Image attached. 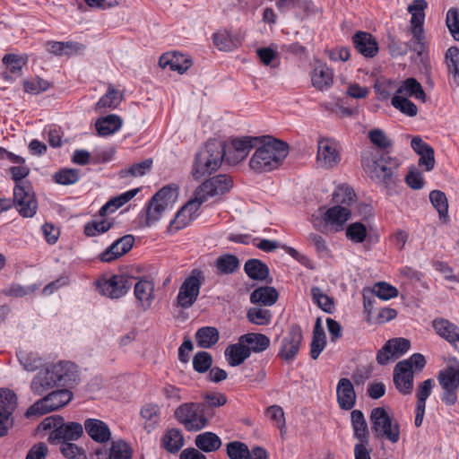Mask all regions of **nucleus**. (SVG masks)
Segmentation results:
<instances>
[{"instance_id":"36","label":"nucleus","mask_w":459,"mask_h":459,"mask_svg":"<svg viewBox=\"0 0 459 459\" xmlns=\"http://www.w3.org/2000/svg\"><path fill=\"white\" fill-rule=\"evenodd\" d=\"M351 217L350 209L341 206L335 205L332 208H329L324 214L323 219L326 223L331 225H336V230L342 229L344 223Z\"/></svg>"},{"instance_id":"60","label":"nucleus","mask_w":459,"mask_h":459,"mask_svg":"<svg viewBox=\"0 0 459 459\" xmlns=\"http://www.w3.org/2000/svg\"><path fill=\"white\" fill-rule=\"evenodd\" d=\"M152 166V160L146 159L141 162L133 164L127 169H122L120 171L121 178H125L126 176L132 177H142L145 175L148 171L151 170Z\"/></svg>"},{"instance_id":"17","label":"nucleus","mask_w":459,"mask_h":459,"mask_svg":"<svg viewBox=\"0 0 459 459\" xmlns=\"http://www.w3.org/2000/svg\"><path fill=\"white\" fill-rule=\"evenodd\" d=\"M17 405L16 394L9 389L0 390V437L7 433L8 427L12 425L11 415Z\"/></svg>"},{"instance_id":"1","label":"nucleus","mask_w":459,"mask_h":459,"mask_svg":"<svg viewBox=\"0 0 459 459\" xmlns=\"http://www.w3.org/2000/svg\"><path fill=\"white\" fill-rule=\"evenodd\" d=\"M361 165L376 184L382 186L388 195L397 194L396 186L400 183L398 176L399 160L392 157L389 152H367L361 155Z\"/></svg>"},{"instance_id":"32","label":"nucleus","mask_w":459,"mask_h":459,"mask_svg":"<svg viewBox=\"0 0 459 459\" xmlns=\"http://www.w3.org/2000/svg\"><path fill=\"white\" fill-rule=\"evenodd\" d=\"M351 421L353 429V437L359 443H368L369 431L363 412L359 410H353L351 413Z\"/></svg>"},{"instance_id":"47","label":"nucleus","mask_w":459,"mask_h":459,"mask_svg":"<svg viewBox=\"0 0 459 459\" xmlns=\"http://www.w3.org/2000/svg\"><path fill=\"white\" fill-rule=\"evenodd\" d=\"M16 355L20 364L26 371H35L42 365V359L36 352L19 350Z\"/></svg>"},{"instance_id":"12","label":"nucleus","mask_w":459,"mask_h":459,"mask_svg":"<svg viewBox=\"0 0 459 459\" xmlns=\"http://www.w3.org/2000/svg\"><path fill=\"white\" fill-rule=\"evenodd\" d=\"M13 204L24 218L33 217L38 210V201L31 183H22L13 187Z\"/></svg>"},{"instance_id":"23","label":"nucleus","mask_w":459,"mask_h":459,"mask_svg":"<svg viewBox=\"0 0 459 459\" xmlns=\"http://www.w3.org/2000/svg\"><path fill=\"white\" fill-rule=\"evenodd\" d=\"M336 397L339 407L344 411L351 410L357 401L354 386L349 378L342 377L336 386Z\"/></svg>"},{"instance_id":"15","label":"nucleus","mask_w":459,"mask_h":459,"mask_svg":"<svg viewBox=\"0 0 459 459\" xmlns=\"http://www.w3.org/2000/svg\"><path fill=\"white\" fill-rule=\"evenodd\" d=\"M131 286L132 278L125 275H113L97 284L100 292L110 299L121 298L127 293Z\"/></svg>"},{"instance_id":"24","label":"nucleus","mask_w":459,"mask_h":459,"mask_svg":"<svg viewBox=\"0 0 459 459\" xmlns=\"http://www.w3.org/2000/svg\"><path fill=\"white\" fill-rule=\"evenodd\" d=\"M83 429L96 443L106 444L111 439V431L108 425L99 419H86Z\"/></svg>"},{"instance_id":"31","label":"nucleus","mask_w":459,"mask_h":459,"mask_svg":"<svg viewBox=\"0 0 459 459\" xmlns=\"http://www.w3.org/2000/svg\"><path fill=\"white\" fill-rule=\"evenodd\" d=\"M249 349L245 342L238 339V342L229 345L225 350V357L230 366L237 367L250 357Z\"/></svg>"},{"instance_id":"49","label":"nucleus","mask_w":459,"mask_h":459,"mask_svg":"<svg viewBox=\"0 0 459 459\" xmlns=\"http://www.w3.org/2000/svg\"><path fill=\"white\" fill-rule=\"evenodd\" d=\"M2 62L11 74L21 76L22 67L28 63V56L26 55L5 54Z\"/></svg>"},{"instance_id":"64","label":"nucleus","mask_w":459,"mask_h":459,"mask_svg":"<svg viewBox=\"0 0 459 459\" xmlns=\"http://www.w3.org/2000/svg\"><path fill=\"white\" fill-rule=\"evenodd\" d=\"M60 451L67 459H85L86 455L83 448L70 442H61Z\"/></svg>"},{"instance_id":"57","label":"nucleus","mask_w":459,"mask_h":459,"mask_svg":"<svg viewBox=\"0 0 459 459\" xmlns=\"http://www.w3.org/2000/svg\"><path fill=\"white\" fill-rule=\"evenodd\" d=\"M370 293L383 300H388L396 298L399 292L394 286L385 281H379L374 284Z\"/></svg>"},{"instance_id":"52","label":"nucleus","mask_w":459,"mask_h":459,"mask_svg":"<svg viewBox=\"0 0 459 459\" xmlns=\"http://www.w3.org/2000/svg\"><path fill=\"white\" fill-rule=\"evenodd\" d=\"M141 415L145 420L144 429L148 432L152 431L160 420L159 407L154 404H145L141 410Z\"/></svg>"},{"instance_id":"4","label":"nucleus","mask_w":459,"mask_h":459,"mask_svg":"<svg viewBox=\"0 0 459 459\" xmlns=\"http://www.w3.org/2000/svg\"><path fill=\"white\" fill-rule=\"evenodd\" d=\"M226 155L225 143L216 139L206 142L204 146L195 154L192 175L199 180L205 175L216 171L221 165Z\"/></svg>"},{"instance_id":"28","label":"nucleus","mask_w":459,"mask_h":459,"mask_svg":"<svg viewBox=\"0 0 459 459\" xmlns=\"http://www.w3.org/2000/svg\"><path fill=\"white\" fill-rule=\"evenodd\" d=\"M134 294L143 311L149 309L154 300V282L147 279H140L134 284Z\"/></svg>"},{"instance_id":"41","label":"nucleus","mask_w":459,"mask_h":459,"mask_svg":"<svg viewBox=\"0 0 459 459\" xmlns=\"http://www.w3.org/2000/svg\"><path fill=\"white\" fill-rule=\"evenodd\" d=\"M219 338V331L212 326L201 327L195 333L196 343L203 349L212 348L218 342Z\"/></svg>"},{"instance_id":"59","label":"nucleus","mask_w":459,"mask_h":459,"mask_svg":"<svg viewBox=\"0 0 459 459\" xmlns=\"http://www.w3.org/2000/svg\"><path fill=\"white\" fill-rule=\"evenodd\" d=\"M226 450L230 459H247L250 455V450L247 446L240 441L228 443Z\"/></svg>"},{"instance_id":"42","label":"nucleus","mask_w":459,"mask_h":459,"mask_svg":"<svg viewBox=\"0 0 459 459\" xmlns=\"http://www.w3.org/2000/svg\"><path fill=\"white\" fill-rule=\"evenodd\" d=\"M212 39L214 45L221 51L233 50L241 44L239 37L231 34L228 30L214 33Z\"/></svg>"},{"instance_id":"48","label":"nucleus","mask_w":459,"mask_h":459,"mask_svg":"<svg viewBox=\"0 0 459 459\" xmlns=\"http://www.w3.org/2000/svg\"><path fill=\"white\" fill-rule=\"evenodd\" d=\"M122 100V95L118 91L115 90L111 85L108 86V91L103 95L95 105V110L101 112L106 108H117Z\"/></svg>"},{"instance_id":"10","label":"nucleus","mask_w":459,"mask_h":459,"mask_svg":"<svg viewBox=\"0 0 459 459\" xmlns=\"http://www.w3.org/2000/svg\"><path fill=\"white\" fill-rule=\"evenodd\" d=\"M233 186L230 176L220 174L205 180L195 191L194 196L199 204H203L209 197L221 195L228 193Z\"/></svg>"},{"instance_id":"18","label":"nucleus","mask_w":459,"mask_h":459,"mask_svg":"<svg viewBox=\"0 0 459 459\" xmlns=\"http://www.w3.org/2000/svg\"><path fill=\"white\" fill-rule=\"evenodd\" d=\"M414 373L407 361H399L394 368L393 381L395 388L403 395L413 391Z\"/></svg>"},{"instance_id":"34","label":"nucleus","mask_w":459,"mask_h":459,"mask_svg":"<svg viewBox=\"0 0 459 459\" xmlns=\"http://www.w3.org/2000/svg\"><path fill=\"white\" fill-rule=\"evenodd\" d=\"M278 299V291L273 287L264 286L256 288L250 294V302L262 306H272Z\"/></svg>"},{"instance_id":"37","label":"nucleus","mask_w":459,"mask_h":459,"mask_svg":"<svg viewBox=\"0 0 459 459\" xmlns=\"http://www.w3.org/2000/svg\"><path fill=\"white\" fill-rule=\"evenodd\" d=\"M122 119L115 114L102 117L96 121L95 126L98 134L101 136L112 134L122 126Z\"/></svg>"},{"instance_id":"50","label":"nucleus","mask_w":459,"mask_h":459,"mask_svg":"<svg viewBox=\"0 0 459 459\" xmlns=\"http://www.w3.org/2000/svg\"><path fill=\"white\" fill-rule=\"evenodd\" d=\"M133 450L128 443L123 439L113 441L105 459H132Z\"/></svg>"},{"instance_id":"56","label":"nucleus","mask_w":459,"mask_h":459,"mask_svg":"<svg viewBox=\"0 0 459 459\" xmlns=\"http://www.w3.org/2000/svg\"><path fill=\"white\" fill-rule=\"evenodd\" d=\"M112 225L113 222L107 219H101L100 221L93 220L85 224L84 234L87 237H95L107 232L111 229Z\"/></svg>"},{"instance_id":"53","label":"nucleus","mask_w":459,"mask_h":459,"mask_svg":"<svg viewBox=\"0 0 459 459\" xmlns=\"http://www.w3.org/2000/svg\"><path fill=\"white\" fill-rule=\"evenodd\" d=\"M312 300L316 303L323 311L332 314L334 310L333 299L325 294L322 290L314 286L311 288Z\"/></svg>"},{"instance_id":"30","label":"nucleus","mask_w":459,"mask_h":459,"mask_svg":"<svg viewBox=\"0 0 459 459\" xmlns=\"http://www.w3.org/2000/svg\"><path fill=\"white\" fill-rule=\"evenodd\" d=\"M394 96L412 97L416 100L426 101V93L421 84L415 78H407L400 82Z\"/></svg>"},{"instance_id":"16","label":"nucleus","mask_w":459,"mask_h":459,"mask_svg":"<svg viewBox=\"0 0 459 459\" xmlns=\"http://www.w3.org/2000/svg\"><path fill=\"white\" fill-rule=\"evenodd\" d=\"M316 160L325 169H332L341 161L338 143L332 139L324 138L318 141Z\"/></svg>"},{"instance_id":"11","label":"nucleus","mask_w":459,"mask_h":459,"mask_svg":"<svg viewBox=\"0 0 459 459\" xmlns=\"http://www.w3.org/2000/svg\"><path fill=\"white\" fill-rule=\"evenodd\" d=\"M203 280L204 275L202 271L197 269L192 271L191 274L185 279L179 288L177 296L178 307L188 308L193 306L200 293Z\"/></svg>"},{"instance_id":"2","label":"nucleus","mask_w":459,"mask_h":459,"mask_svg":"<svg viewBox=\"0 0 459 459\" xmlns=\"http://www.w3.org/2000/svg\"><path fill=\"white\" fill-rule=\"evenodd\" d=\"M78 380L77 367L71 361H59L41 368L30 383V390L37 395L55 386H68Z\"/></svg>"},{"instance_id":"51","label":"nucleus","mask_w":459,"mask_h":459,"mask_svg":"<svg viewBox=\"0 0 459 459\" xmlns=\"http://www.w3.org/2000/svg\"><path fill=\"white\" fill-rule=\"evenodd\" d=\"M272 312L260 307H250L247 312V320L256 325H268L272 321Z\"/></svg>"},{"instance_id":"3","label":"nucleus","mask_w":459,"mask_h":459,"mask_svg":"<svg viewBox=\"0 0 459 459\" xmlns=\"http://www.w3.org/2000/svg\"><path fill=\"white\" fill-rule=\"evenodd\" d=\"M289 154V144L272 136L256 148L249 160L250 169L255 173H266L279 169Z\"/></svg>"},{"instance_id":"20","label":"nucleus","mask_w":459,"mask_h":459,"mask_svg":"<svg viewBox=\"0 0 459 459\" xmlns=\"http://www.w3.org/2000/svg\"><path fill=\"white\" fill-rule=\"evenodd\" d=\"M437 334L446 340L455 350H459V326L448 319L438 317L432 322Z\"/></svg>"},{"instance_id":"25","label":"nucleus","mask_w":459,"mask_h":459,"mask_svg":"<svg viewBox=\"0 0 459 459\" xmlns=\"http://www.w3.org/2000/svg\"><path fill=\"white\" fill-rule=\"evenodd\" d=\"M202 204L195 200V196L188 201L176 214L173 221H170L169 228L176 230L185 228L193 220L197 217V212Z\"/></svg>"},{"instance_id":"9","label":"nucleus","mask_w":459,"mask_h":459,"mask_svg":"<svg viewBox=\"0 0 459 459\" xmlns=\"http://www.w3.org/2000/svg\"><path fill=\"white\" fill-rule=\"evenodd\" d=\"M437 380L444 390L441 397L446 405H454L457 403V390L459 388V363L455 360L453 364L447 365L440 370Z\"/></svg>"},{"instance_id":"14","label":"nucleus","mask_w":459,"mask_h":459,"mask_svg":"<svg viewBox=\"0 0 459 459\" xmlns=\"http://www.w3.org/2000/svg\"><path fill=\"white\" fill-rule=\"evenodd\" d=\"M411 347L408 339L399 337L388 340L377 353V361L386 365L390 360H395L405 354Z\"/></svg>"},{"instance_id":"7","label":"nucleus","mask_w":459,"mask_h":459,"mask_svg":"<svg viewBox=\"0 0 459 459\" xmlns=\"http://www.w3.org/2000/svg\"><path fill=\"white\" fill-rule=\"evenodd\" d=\"M370 421L376 437L385 438L394 444L399 441L400 426L383 407H377L371 411Z\"/></svg>"},{"instance_id":"6","label":"nucleus","mask_w":459,"mask_h":459,"mask_svg":"<svg viewBox=\"0 0 459 459\" xmlns=\"http://www.w3.org/2000/svg\"><path fill=\"white\" fill-rule=\"evenodd\" d=\"M205 403H186L178 406L175 412V418L188 431H199L208 424L205 416Z\"/></svg>"},{"instance_id":"29","label":"nucleus","mask_w":459,"mask_h":459,"mask_svg":"<svg viewBox=\"0 0 459 459\" xmlns=\"http://www.w3.org/2000/svg\"><path fill=\"white\" fill-rule=\"evenodd\" d=\"M311 81L313 86L320 91L328 89L333 82V72L326 64L317 61L311 74Z\"/></svg>"},{"instance_id":"33","label":"nucleus","mask_w":459,"mask_h":459,"mask_svg":"<svg viewBox=\"0 0 459 459\" xmlns=\"http://www.w3.org/2000/svg\"><path fill=\"white\" fill-rule=\"evenodd\" d=\"M240 341L245 342L246 347L249 349L250 353L263 352L270 346V339L263 333H248L240 336Z\"/></svg>"},{"instance_id":"54","label":"nucleus","mask_w":459,"mask_h":459,"mask_svg":"<svg viewBox=\"0 0 459 459\" xmlns=\"http://www.w3.org/2000/svg\"><path fill=\"white\" fill-rule=\"evenodd\" d=\"M368 137L372 144L383 151L382 152H389L388 150L393 147V141L379 128L370 130L368 134Z\"/></svg>"},{"instance_id":"39","label":"nucleus","mask_w":459,"mask_h":459,"mask_svg":"<svg viewBox=\"0 0 459 459\" xmlns=\"http://www.w3.org/2000/svg\"><path fill=\"white\" fill-rule=\"evenodd\" d=\"M244 271L247 275L255 281H264L268 278L269 267L259 259H248L244 264Z\"/></svg>"},{"instance_id":"45","label":"nucleus","mask_w":459,"mask_h":459,"mask_svg":"<svg viewBox=\"0 0 459 459\" xmlns=\"http://www.w3.org/2000/svg\"><path fill=\"white\" fill-rule=\"evenodd\" d=\"M240 262L231 254H224L215 260V267L219 274H231L238 270Z\"/></svg>"},{"instance_id":"22","label":"nucleus","mask_w":459,"mask_h":459,"mask_svg":"<svg viewBox=\"0 0 459 459\" xmlns=\"http://www.w3.org/2000/svg\"><path fill=\"white\" fill-rule=\"evenodd\" d=\"M134 243V238L132 235H126L117 239L105 251L100 255L102 262L109 263L124 255L131 250Z\"/></svg>"},{"instance_id":"26","label":"nucleus","mask_w":459,"mask_h":459,"mask_svg":"<svg viewBox=\"0 0 459 459\" xmlns=\"http://www.w3.org/2000/svg\"><path fill=\"white\" fill-rule=\"evenodd\" d=\"M411 146L420 156L419 166L424 167L426 171L432 170L436 163L434 149L420 137H413Z\"/></svg>"},{"instance_id":"13","label":"nucleus","mask_w":459,"mask_h":459,"mask_svg":"<svg viewBox=\"0 0 459 459\" xmlns=\"http://www.w3.org/2000/svg\"><path fill=\"white\" fill-rule=\"evenodd\" d=\"M302 340L301 327L297 324L291 325L281 341L277 356L285 361H292L299 351Z\"/></svg>"},{"instance_id":"46","label":"nucleus","mask_w":459,"mask_h":459,"mask_svg":"<svg viewBox=\"0 0 459 459\" xmlns=\"http://www.w3.org/2000/svg\"><path fill=\"white\" fill-rule=\"evenodd\" d=\"M429 201L438 212L439 219L446 222L448 219V201L446 194L440 190H432L429 193Z\"/></svg>"},{"instance_id":"27","label":"nucleus","mask_w":459,"mask_h":459,"mask_svg":"<svg viewBox=\"0 0 459 459\" xmlns=\"http://www.w3.org/2000/svg\"><path fill=\"white\" fill-rule=\"evenodd\" d=\"M352 43L356 50L365 57H374L378 52V44L368 32H356L352 36Z\"/></svg>"},{"instance_id":"5","label":"nucleus","mask_w":459,"mask_h":459,"mask_svg":"<svg viewBox=\"0 0 459 459\" xmlns=\"http://www.w3.org/2000/svg\"><path fill=\"white\" fill-rule=\"evenodd\" d=\"M178 199L177 188L166 186L160 189L148 202L145 208L144 226L151 227L156 223L167 210L172 209Z\"/></svg>"},{"instance_id":"21","label":"nucleus","mask_w":459,"mask_h":459,"mask_svg":"<svg viewBox=\"0 0 459 459\" xmlns=\"http://www.w3.org/2000/svg\"><path fill=\"white\" fill-rule=\"evenodd\" d=\"M256 138L245 136L242 138H235L231 141L232 151H226V160L229 164H237L243 160L253 148V142Z\"/></svg>"},{"instance_id":"8","label":"nucleus","mask_w":459,"mask_h":459,"mask_svg":"<svg viewBox=\"0 0 459 459\" xmlns=\"http://www.w3.org/2000/svg\"><path fill=\"white\" fill-rule=\"evenodd\" d=\"M73 398V393L66 388L51 392L34 403L26 411L27 418L41 416L65 406Z\"/></svg>"},{"instance_id":"62","label":"nucleus","mask_w":459,"mask_h":459,"mask_svg":"<svg viewBox=\"0 0 459 459\" xmlns=\"http://www.w3.org/2000/svg\"><path fill=\"white\" fill-rule=\"evenodd\" d=\"M212 365V357L207 351H198L193 358V368L198 373L207 372Z\"/></svg>"},{"instance_id":"44","label":"nucleus","mask_w":459,"mask_h":459,"mask_svg":"<svg viewBox=\"0 0 459 459\" xmlns=\"http://www.w3.org/2000/svg\"><path fill=\"white\" fill-rule=\"evenodd\" d=\"M185 440L182 432L177 429L166 431L162 437V446L169 453H178L184 446Z\"/></svg>"},{"instance_id":"40","label":"nucleus","mask_w":459,"mask_h":459,"mask_svg":"<svg viewBox=\"0 0 459 459\" xmlns=\"http://www.w3.org/2000/svg\"><path fill=\"white\" fill-rule=\"evenodd\" d=\"M48 51L56 56H72L82 51L85 47L78 42L73 41H49Z\"/></svg>"},{"instance_id":"35","label":"nucleus","mask_w":459,"mask_h":459,"mask_svg":"<svg viewBox=\"0 0 459 459\" xmlns=\"http://www.w3.org/2000/svg\"><path fill=\"white\" fill-rule=\"evenodd\" d=\"M195 445L204 453H212L217 451L221 446V439L215 433L206 431L195 437Z\"/></svg>"},{"instance_id":"43","label":"nucleus","mask_w":459,"mask_h":459,"mask_svg":"<svg viewBox=\"0 0 459 459\" xmlns=\"http://www.w3.org/2000/svg\"><path fill=\"white\" fill-rule=\"evenodd\" d=\"M326 345L325 333L321 325L320 319H317L313 330L312 342L310 343V356L316 359Z\"/></svg>"},{"instance_id":"58","label":"nucleus","mask_w":459,"mask_h":459,"mask_svg":"<svg viewBox=\"0 0 459 459\" xmlns=\"http://www.w3.org/2000/svg\"><path fill=\"white\" fill-rule=\"evenodd\" d=\"M80 178V170L76 169H62L55 173L54 180L59 185H73Z\"/></svg>"},{"instance_id":"55","label":"nucleus","mask_w":459,"mask_h":459,"mask_svg":"<svg viewBox=\"0 0 459 459\" xmlns=\"http://www.w3.org/2000/svg\"><path fill=\"white\" fill-rule=\"evenodd\" d=\"M391 104L394 108L408 117H415L418 113L417 106L404 96H394Z\"/></svg>"},{"instance_id":"61","label":"nucleus","mask_w":459,"mask_h":459,"mask_svg":"<svg viewBox=\"0 0 459 459\" xmlns=\"http://www.w3.org/2000/svg\"><path fill=\"white\" fill-rule=\"evenodd\" d=\"M446 60L449 73L453 74L455 82L459 83V49L450 48L446 53Z\"/></svg>"},{"instance_id":"19","label":"nucleus","mask_w":459,"mask_h":459,"mask_svg":"<svg viewBox=\"0 0 459 459\" xmlns=\"http://www.w3.org/2000/svg\"><path fill=\"white\" fill-rule=\"evenodd\" d=\"M83 434V426L79 422L62 423L55 426V429L48 436V442L57 444L76 440Z\"/></svg>"},{"instance_id":"38","label":"nucleus","mask_w":459,"mask_h":459,"mask_svg":"<svg viewBox=\"0 0 459 459\" xmlns=\"http://www.w3.org/2000/svg\"><path fill=\"white\" fill-rule=\"evenodd\" d=\"M159 65L162 68L169 67L171 71H177L182 74L191 66L192 62L184 58L183 56L164 54L160 57Z\"/></svg>"},{"instance_id":"63","label":"nucleus","mask_w":459,"mask_h":459,"mask_svg":"<svg viewBox=\"0 0 459 459\" xmlns=\"http://www.w3.org/2000/svg\"><path fill=\"white\" fill-rule=\"evenodd\" d=\"M346 237L354 243H362L367 237V229L361 222L351 223L346 229Z\"/></svg>"}]
</instances>
